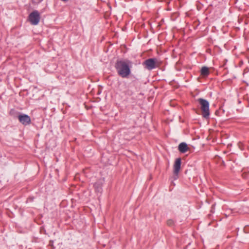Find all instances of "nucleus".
Instances as JSON below:
<instances>
[{
	"label": "nucleus",
	"instance_id": "4",
	"mask_svg": "<svg viewBox=\"0 0 249 249\" xmlns=\"http://www.w3.org/2000/svg\"><path fill=\"white\" fill-rule=\"evenodd\" d=\"M144 64L146 68L149 70L155 69L159 65L158 60L155 58L148 59L145 61Z\"/></svg>",
	"mask_w": 249,
	"mask_h": 249
},
{
	"label": "nucleus",
	"instance_id": "10",
	"mask_svg": "<svg viewBox=\"0 0 249 249\" xmlns=\"http://www.w3.org/2000/svg\"><path fill=\"white\" fill-rule=\"evenodd\" d=\"M42 0H33V2L35 3H38L42 1Z\"/></svg>",
	"mask_w": 249,
	"mask_h": 249
},
{
	"label": "nucleus",
	"instance_id": "2",
	"mask_svg": "<svg viewBox=\"0 0 249 249\" xmlns=\"http://www.w3.org/2000/svg\"><path fill=\"white\" fill-rule=\"evenodd\" d=\"M198 101L200 105L202 116L204 118H208L210 115L209 102L206 100L202 98L198 99Z\"/></svg>",
	"mask_w": 249,
	"mask_h": 249
},
{
	"label": "nucleus",
	"instance_id": "8",
	"mask_svg": "<svg viewBox=\"0 0 249 249\" xmlns=\"http://www.w3.org/2000/svg\"><path fill=\"white\" fill-rule=\"evenodd\" d=\"M201 74L203 76H207L209 74V70L207 67H203L201 70Z\"/></svg>",
	"mask_w": 249,
	"mask_h": 249
},
{
	"label": "nucleus",
	"instance_id": "7",
	"mask_svg": "<svg viewBox=\"0 0 249 249\" xmlns=\"http://www.w3.org/2000/svg\"><path fill=\"white\" fill-rule=\"evenodd\" d=\"M178 150L182 153H185L189 150L187 144L185 142H181L178 145Z\"/></svg>",
	"mask_w": 249,
	"mask_h": 249
},
{
	"label": "nucleus",
	"instance_id": "1",
	"mask_svg": "<svg viewBox=\"0 0 249 249\" xmlns=\"http://www.w3.org/2000/svg\"><path fill=\"white\" fill-rule=\"evenodd\" d=\"M131 62L126 59L120 60L116 62L115 68L118 74L122 78H127L131 73Z\"/></svg>",
	"mask_w": 249,
	"mask_h": 249
},
{
	"label": "nucleus",
	"instance_id": "6",
	"mask_svg": "<svg viewBox=\"0 0 249 249\" xmlns=\"http://www.w3.org/2000/svg\"><path fill=\"white\" fill-rule=\"evenodd\" d=\"M18 120L21 123L24 125L28 124L31 122L30 117L25 114L19 115Z\"/></svg>",
	"mask_w": 249,
	"mask_h": 249
},
{
	"label": "nucleus",
	"instance_id": "3",
	"mask_svg": "<svg viewBox=\"0 0 249 249\" xmlns=\"http://www.w3.org/2000/svg\"><path fill=\"white\" fill-rule=\"evenodd\" d=\"M40 16L37 11H34L29 16V20L34 25L38 24L40 21Z\"/></svg>",
	"mask_w": 249,
	"mask_h": 249
},
{
	"label": "nucleus",
	"instance_id": "5",
	"mask_svg": "<svg viewBox=\"0 0 249 249\" xmlns=\"http://www.w3.org/2000/svg\"><path fill=\"white\" fill-rule=\"evenodd\" d=\"M180 166L181 159L180 158L177 159L174 164V174L176 176L178 175L180 169Z\"/></svg>",
	"mask_w": 249,
	"mask_h": 249
},
{
	"label": "nucleus",
	"instance_id": "11",
	"mask_svg": "<svg viewBox=\"0 0 249 249\" xmlns=\"http://www.w3.org/2000/svg\"><path fill=\"white\" fill-rule=\"evenodd\" d=\"M94 186H95V188L96 190H97L98 191H100V189H101V188L100 187H97L96 186V184H95L94 185Z\"/></svg>",
	"mask_w": 249,
	"mask_h": 249
},
{
	"label": "nucleus",
	"instance_id": "9",
	"mask_svg": "<svg viewBox=\"0 0 249 249\" xmlns=\"http://www.w3.org/2000/svg\"><path fill=\"white\" fill-rule=\"evenodd\" d=\"M167 223L168 225L171 226L173 224V221L172 220H168Z\"/></svg>",
	"mask_w": 249,
	"mask_h": 249
}]
</instances>
